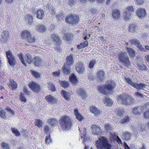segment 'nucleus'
<instances>
[{"label": "nucleus", "instance_id": "nucleus-1", "mask_svg": "<svg viewBox=\"0 0 149 149\" xmlns=\"http://www.w3.org/2000/svg\"><path fill=\"white\" fill-rule=\"evenodd\" d=\"M95 146L97 149H114L109 140L103 136L96 141Z\"/></svg>", "mask_w": 149, "mask_h": 149}, {"label": "nucleus", "instance_id": "nucleus-2", "mask_svg": "<svg viewBox=\"0 0 149 149\" xmlns=\"http://www.w3.org/2000/svg\"><path fill=\"white\" fill-rule=\"evenodd\" d=\"M60 125L63 130H68L70 129L72 125V120L70 118L67 116L62 117L59 120Z\"/></svg>", "mask_w": 149, "mask_h": 149}, {"label": "nucleus", "instance_id": "nucleus-3", "mask_svg": "<svg viewBox=\"0 0 149 149\" xmlns=\"http://www.w3.org/2000/svg\"><path fill=\"white\" fill-rule=\"evenodd\" d=\"M118 100L121 104L130 105L133 103L134 99L129 95L123 94L118 97Z\"/></svg>", "mask_w": 149, "mask_h": 149}, {"label": "nucleus", "instance_id": "nucleus-4", "mask_svg": "<svg viewBox=\"0 0 149 149\" xmlns=\"http://www.w3.org/2000/svg\"><path fill=\"white\" fill-rule=\"evenodd\" d=\"M114 88V86L112 85V82L107 81L105 85L103 86H98V90L101 93L106 94L107 92L111 91Z\"/></svg>", "mask_w": 149, "mask_h": 149}, {"label": "nucleus", "instance_id": "nucleus-5", "mask_svg": "<svg viewBox=\"0 0 149 149\" xmlns=\"http://www.w3.org/2000/svg\"><path fill=\"white\" fill-rule=\"evenodd\" d=\"M149 109V103H147L143 105L141 109L139 107H135L132 110V112L135 115L139 114L142 110H148Z\"/></svg>", "mask_w": 149, "mask_h": 149}, {"label": "nucleus", "instance_id": "nucleus-6", "mask_svg": "<svg viewBox=\"0 0 149 149\" xmlns=\"http://www.w3.org/2000/svg\"><path fill=\"white\" fill-rule=\"evenodd\" d=\"M119 61L120 63H122L126 66L129 65L130 62L129 58L126 53L122 52L119 55Z\"/></svg>", "mask_w": 149, "mask_h": 149}, {"label": "nucleus", "instance_id": "nucleus-7", "mask_svg": "<svg viewBox=\"0 0 149 149\" xmlns=\"http://www.w3.org/2000/svg\"><path fill=\"white\" fill-rule=\"evenodd\" d=\"M79 20V17L75 15H70L68 16L65 18V20L71 24H77Z\"/></svg>", "mask_w": 149, "mask_h": 149}, {"label": "nucleus", "instance_id": "nucleus-8", "mask_svg": "<svg viewBox=\"0 0 149 149\" xmlns=\"http://www.w3.org/2000/svg\"><path fill=\"white\" fill-rule=\"evenodd\" d=\"M133 10L134 8L132 6H128L126 8V10L125 11V13L123 16V19L126 21L128 20L130 17Z\"/></svg>", "mask_w": 149, "mask_h": 149}, {"label": "nucleus", "instance_id": "nucleus-9", "mask_svg": "<svg viewBox=\"0 0 149 149\" xmlns=\"http://www.w3.org/2000/svg\"><path fill=\"white\" fill-rule=\"evenodd\" d=\"M6 54L9 64L10 65H14L15 64V59L13 55L12 52L9 50L6 52Z\"/></svg>", "mask_w": 149, "mask_h": 149}, {"label": "nucleus", "instance_id": "nucleus-10", "mask_svg": "<svg viewBox=\"0 0 149 149\" xmlns=\"http://www.w3.org/2000/svg\"><path fill=\"white\" fill-rule=\"evenodd\" d=\"M75 69L79 74H82L85 70V66L81 62H79L75 65Z\"/></svg>", "mask_w": 149, "mask_h": 149}, {"label": "nucleus", "instance_id": "nucleus-11", "mask_svg": "<svg viewBox=\"0 0 149 149\" xmlns=\"http://www.w3.org/2000/svg\"><path fill=\"white\" fill-rule=\"evenodd\" d=\"M52 41L56 45H59L61 43V38L56 33L52 34L51 35Z\"/></svg>", "mask_w": 149, "mask_h": 149}, {"label": "nucleus", "instance_id": "nucleus-12", "mask_svg": "<svg viewBox=\"0 0 149 149\" xmlns=\"http://www.w3.org/2000/svg\"><path fill=\"white\" fill-rule=\"evenodd\" d=\"M29 86L32 91L36 93H38L40 91V88L39 84L34 82H32L29 84Z\"/></svg>", "mask_w": 149, "mask_h": 149}, {"label": "nucleus", "instance_id": "nucleus-13", "mask_svg": "<svg viewBox=\"0 0 149 149\" xmlns=\"http://www.w3.org/2000/svg\"><path fill=\"white\" fill-rule=\"evenodd\" d=\"M91 129L92 132L93 134L100 135L102 132L100 127L97 125H93Z\"/></svg>", "mask_w": 149, "mask_h": 149}, {"label": "nucleus", "instance_id": "nucleus-14", "mask_svg": "<svg viewBox=\"0 0 149 149\" xmlns=\"http://www.w3.org/2000/svg\"><path fill=\"white\" fill-rule=\"evenodd\" d=\"M134 87L137 89L138 91H141V90L147 89L148 88L147 85L144 83H140L139 84H135Z\"/></svg>", "mask_w": 149, "mask_h": 149}, {"label": "nucleus", "instance_id": "nucleus-15", "mask_svg": "<svg viewBox=\"0 0 149 149\" xmlns=\"http://www.w3.org/2000/svg\"><path fill=\"white\" fill-rule=\"evenodd\" d=\"M33 62L37 67H41L43 63V61L39 57H36L34 58Z\"/></svg>", "mask_w": 149, "mask_h": 149}, {"label": "nucleus", "instance_id": "nucleus-16", "mask_svg": "<svg viewBox=\"0 0 149 149\" xmlns=\"http://www.w3.org/2000/svg\"><path fill=\"white\" fill-rule=\"evenodd\" d=\"M74 114L76 116V118L80 122L84 120V117L79 111V110L75 109L74 111Z\"/></svg>", "mask_w": 149, "mask_h": 149}, {"label": "nucleus", "instance_id": "nucleus-17", "mask_svg": "<svg viewBox=\"0 0 149 149\" xmlns=\"http://www.w3.org/2000/svg\"><path fill=\"white\" fill-rule=\"evenodd\" d=\"M136 13L139 18H143L145 17L146 14V10L143 8H139L136 12Z\"/></svg>", "mask_w": 149, "mask_h": 149}, {"label": "nucleus", "instance_id": "nucleus-18", "mask_svg": "<svg viewBox=\"0 0 149 149\" xmlns=\"http://www.w3.org/2000/svg\"><path fill=\"white\" fill-rule=\"evenodd\" d=\"M90 110L91 112L96 116H100L102 115V111L94 106L90 107Z\"/></svg>", "mask_w": 149, "mask_h": 149}, {"label": "nucleus", "instance_id": "nucleus-19", "mask_svg": "<svg viewBox=\"0 0 149 149\" xmlns=\"http://www.w3.org/2000/svg\"><path fill=\"white\" fill-rule=\"evenodd\" d=\"M1 40L2 42H7L9 38L8 32V31H4L1 34Z\"/></svg>", "mask_w": 149, "mask_h": 149}, {"label": "nucleus", "instance_id": "nucleus-20", "mask_svg": "<svg viewBox=\"0 0 149 149\" xmlns=\"http://www.w3.org/2000/svg\"><path fill=\"white\" fill-rule=\"evenodd\" d=\"M105 72L104 71L100 70L97 72V77L98 80L102 81L105 79Z\"/></svg>", "mask_w": 149, "mask_h": 149}, {"label": "nucleus", "instance_id": "nucleus-21", "mask_svg": "<svg viewBox=\"0 0 149 149\" xmlns=\"http://www.w3.org/2000/svg\"><path fill=\"white\" fill-rule=\"evenodd\" d=\"M66 62H65L64 64H66L67 65L71 66L73 64L74 62L73 57L72 55H70L67 56L66 58Z\"/></svg>", "mask_w": 149, "mask_h": 149}, {"label": "nucleus", "instance_id": "nucleus-22", "mask_svg": "<svg viewBox=\"0 0 149 149\" xmlns=\"http://www.w3.org/2000/svg\"><path fill=\"white\" fill-rule=\"evenodd\" d=\"M46 100L49 103L54 104L57 102V99L51 95H47L46 97Z\"/></svg>", "mask_w": 149, "mask_h": 149}, {"label": "nucleus", "instance_id": "nucleus-23", "mask_svg": "<svg viewBox=\"0 0 149 149\" xmlns=\"http://www.w3.org/2000/svg\"><path fill=\"white\" fill-rule=\"evenodd\" d=\"M70 66L64 64L62 68L63 71L65 74L67 75L70 74Z\"/></svg>", "mask_w": 149, "mask_h": 149}, {"label": "nucleus", "instance_id": "nucleus-24", "mask_svg": "<svg viewBox=\"0 0 149 149\" xmlns=\"http://www.w3.org/2000/svg\"><path fill=\"white\" fill-rule=\"evenodd\" d=\"M112 15L114 19H119L120 15V11L117 9L113 10L112 13Z\"/></svg>", "mask_w": 149, "mask_h": 149}, {"label": "nucleus", "instance_id": "nucleus-25", "mask_svg": "<svg viewBox=\"0 0 149 149\" xmlns=\"http://www.w3.org/2000/svg\"><path fill=\"white\" fill-rule=\"evenodd\" d=\"M10 84L9 85L8 87L10 89H11L12 90H15L17 87V85L16 82L12 80H10Z\"/></svg>", "mask_w": 149, "mask_h": 149}, {"label": "nucleus", "instance_id": "nucleus-26", "mask_svg": "<svg viewBox=\"0 0 149 149\" xmlns=\"http://www.w3.org/2000/svg\"><path fill=\"white\" fill-rule=\"evenodd\" d=\"M132 135L131 133L128 131L124 132H123L122 137L125 140L129 139Z\"/></svg>", "mask_w": 149, "mask_h": 149}, {"label": "nucleus", "instance_id": "nucleus-27", "mask_svg": "<svg viewBox=\"0 0 149 149\" xmlns=\"http://www.w3.org/2000/svg\"><path fill=\"white\" fill-rule=\"evenodd\" d=\"M25 20L27 22L29 25L33 24V17L31 15H26L25 18Z\"/></svg>", "mask_w": 149, "mask_h": 149}, {"label": "nucleus", "instance_id": "nucleus-28", "mask_svg": "<svg viewBox=\"0 0 149 149\" xmlns=\"http://www.w3.org/2000/svg\"><path fill=\"white\" fill-rule=\"evenodd\" d=\"M31 34L30 31L26 30L24 31L22 33V38L25 40H26Z\"/></svg>", "mask_w": 149, "mask_h": 149}, {"label": "nucleus", "instance_id": "nucleus-29", "mask_svg": "<svg viewBox=\"0 0 149 149\" xmlns=\"http://www.w3.org/2000/svg\"><path fill=\"white\" fill-rule=\"evenodd\" d=\"M61 94L66 100H68L70 98V94L67 92H66L64 90H62L61 92Z\"/></svg>", "mask_w": 149, "mask_h": 149}, {"label": "nucleus", "instance_id": "nucleus-30", "mask_svg": "<svg viewBox=\"0 0 149 149\" xmlns=\"http://www.w3.org/2000/svg\"><path fill=\"white\" fill-rule=\"evenodd\" d=\"M45 14L42 10H38L37 12V17L39 19H42L44 18Z\"/></svg>", "mask_w": 149, "mask_h": 149}, {"label": "nucleus", "instance_id": "nucleus-31", "mask_svg": "<svg viewBox=\"0 0 149 149\" xmlns=\"http://www.w3.org/2000/svg\"><path fill=\"white\" fill-rule=\"evenodd\" d=\"M24 57L26 61L28 63H30L33 61L32 56L29 53L25 54Z\"/></svg>", "mask_w": 149, "mask_h": 149}, {"label": "nucleus", "instance_id": "nucleus-32", "mask_svg": "<svg viewBox=\"0 0 149 149\" xmlns=\"http://www.w3.org/2000/svg\"><path fill=\"white\" fill-rule=\"evenodd\" d=\"M77 92L79 95L81 96L83 99H85L86 98V95L85 90L84 89L79 88L77 90Z\"/></svg>", "mask_w": 149, "mask_h": 149}, {"label": "nucleus", "instance_id": "nucleus-33", "mask_svg": "<svg viewBox=\"0 0 149 149\" xmlns=\"http://www.w3.org/2000/svg\"><path fill=\"white\" fill-rule=\"evenodd\" d=\"M125 81L129 85L133 87L135 86L136 84L132 81V79L130 77H125Z\"/></svg>", "mask_w": 149, "mask_h": 149}, {"label": "nucleus", "instance_id": "nucleus-34", "mask_svg": "<svg viewBox=\"0 0 149 149\" xmlns=\"http://www.w3.org/2000/svg\"><path fill=\"white\" fill-rule=\"evenodd\" d=\"M127 50L128 52V54L131 57H134L135 56V51L131 48L127 47Z\"/></svg>", "mask_w": 149, "mask_h": 149}, {"label": "nucleus", "instance_id": "nucleus-35", "mask_svg": "<svg viewBox=\"0 0 149 149\" xmlns=\"http://www.w3.org/2000/svg\"><path fill=\"white\" fill-rule=\"evenodd\" d=\"M17 55L22 64H23L24 66H26V64L25 62V60L22 53L20 52L18 53Z\"/></svg>", "mask_w": 149, "mask_h": 149}, {"label": "nucleus", "instance_id": "nucleus-36", "mask_svg": "<svg viewBox=\"0 0 149 149\" xmlns=\"http://www.w3.org/2000/svg\"><path fill=\"white\" fill-rule=\"evenodd\" d=\"M70 79L71 81L73 84H76L77 82L76 76L74 74H72L70 76Z\"/></svg>", "mask_w": 149, "mask_h": 149}, {"label": "nucleus", "instance_id": "nucleus-37", "mask_svg": "<svg viewBox=\"0 0 149 149\" xmlns=\"http://www.w3.org/2000/svg\"><path fill=\"white\" fill-rule=\"evenodd\" d=\"M11 130L14 135L18 137L19 136L20 134L18 130L17 129L15 128L12 127L11 128Z\"/></svg>", "mask_w": 149, "mask_h": 149}, {"label": "nucleus", "instance_id": "nucleus-38", "mask_svg": "<svg viewBox=\"0 0 149 149\" xmlns=\"http://www.w3.org/2000/svg\"><path fill=\"white\" fill-rule=\"evenodd\" d=\"M88 44V42L87 41H85L82 43L80 44V45H78L77 46V48L80 49L82 48H84L87 46Z\"/></svg>", "mask_w": 149, "mask_h": 149}, {"label": "nucleus", "instance_id": "nucleus-39", "mask_svg": "<svg viewBox=\"0 0 149 149\" xmlns=\"http://www.w3.org/2000/svg\"><path fill=\"white\" fill-rule=\"evenodd\" d=\"M26 40L29 42L32 43L35 42V39L34 36L32 33Z\"/></svg>", "mask_w": 149, "mask_h": 149}, {"label": "nucleus", "instance_id": "nucleus-40", "mask_svg": "<svg viewBox=\"0 0 149 149\" xmlns=\"http://www.w3.org/2000/svg\"><path fill=\"white\" fill-rule=\"evenodd\" d=\"M38 29L40 32H43L46 31V26L43 25H40L39 26Z\"/></svg>", "mask_w": 149, "mask_h": 149}, {"label": "nucleus", "instance_id": "nucleus-41", "mask_svg": "<svg viewBox=\"0 0 149 149\" xmlns=\"http://www.w3.org/2000/svg\"><path fill=\"white\" fill-rule=\"evenodd\" d=\"M60 84L61 86L64 88L68 87L69 85L68 82L65 81H61L60 82Z\"/></svg>", "mask_w": 149, "mask_h": 149}, {"label": "nucleus", "instance_id": "nucleus-42", "mask_svg": "<svg viewBox=\"0 0 149 149\" xmlns=\"http://www.w3.org/2000/svg\"><path fill=\"white\" fill-rule=\"evenodd\" d=\"M20 99V100L24 102H26L27 100L26 98L24 96V93L21 92L19 94Z\"/></svg>", "mask_w": 149, "mask_h": 149}, {"label": "nucleus", "instance_id": "nucleus-43", "mask_svg": "<svg viewBox=\"0 0 149 149\" xmlns=\"http://www.w3.org/2000/svg\"><path fill=\"white\" fill-rule=\"evenodd\" d=\"M47 84L48 85V88L50 89L51 91H53L56 90L55 87L52 82H49Z\"/></svg>", "mask_w": 149, "mask_h": 149}, {"label": "nucleus", "instance_id": "nucleus-44", "mask_svg": "<svg viewBox=\"0 0 149 149\" xmlns=\"http://www.w3.org/2000/svg\"><path fill=\"white\" fill-rule=\"evenodd\" d=\"M104 102L105 104L108 106H111L112 104L111 100L109 98H105L104 100Z\"/></svg>", "mask_w": 149, "mask_h": 149}, {"label": "nucleus", "instance_id": "nucleus-45", "mask_svg": "<svg viewBox=\"0 0 149 149\" xmlns=\"http://www.w3.org/2000/svg\"><path fill=\"white\" fill-rule=\"evenodd\" d=\"M129 42L131 44H134L137 47L140 44L139 41L136 39L130 40L129 41Z\"/></svg>", "mask_w": 149, "mask_h": 149}, {"label": "nucleus", "instance_id": "nucleus-46", "mask_svg": "<svg viewBox=\"0 0 149 149\" xmlns=\"http://www.w3.org/2000/svg\"><path fill=\"white\" fill-rule=\"evenodd\" d=\"M31 72L33 76L36 78H39L41 74L37 72L32 70Z\"/></svg>", "mask_w": 149, "mask_h": 149}, {"label": "nucleus", "instance_id": "nucleus-47", "mask_svg": "<svg viewBox=\"0 0 149 149\" xmlns=\"http://www.w3.org/2000/svg\"><path fill=\"white\" fill-rule=\"evenodd\" d=\"M116 114L118 116H120L123 115L124 113V111L122 109H118L116 110Z\"/></svg>", "mask_w": 149, "mask_h": 149}, {"label": "nucleus", "instance_id": "nucleus-48", "mask_svg": "<svg viewBox=\"0 0 149 149\" xmlns=\"http://www.w3.org/2000/svg\"><path fill=\"white\" fill-rule=\"evenodd\" d=\"M35 125L37 126L38 127H40L43 125L42 121L40 120H37L35 122Z\"/></svg>", "mask_w": 149, "mask_h": 149}, {"label": "nucleus", "instance_id": "nucleus-49", "mask_svg": "<svg viewBox=\"0 0 149 149\" xmlns=\"http://www.w3.org/2000/svg\"><path fill=\"white\" fill-rule=\"evenodd\" d=\"M130 117L127 116L125 117L122 120L121 123L124 124L128 123L129 122Z\"/></svg>", "mask_w": 149, "mask_h": 149}, {"label": "nucleus", "instance_id": "nucleus-50", "mask_svg": "<svg viewBox=\"0 0 149 149\" xmlns=\"http://www.w3.org/2000/svg\"><path fill=\"white\" fill-rule=\"evenodd\" d=\"M136 26L134 24H132L129 26V29L130 31L133 32L136 30Z\"/></svg>", "mask_w": 149, "mask_h": 149}, {"label": "nucleus", "instance_id": "nucleus-51", "mask_svg": "<svg viewBox=\"0 0 149 149\" xmlns=\"http://www.w3.org/2000/svg\"><path fill=\"white\" fill-rule=\"evenodd\" d=\"M0 116L2 118H6V113L4 111L1 107H0Z\"/></svg>", "mask_w": 149, "mask_h": 149}, {"label": "nucleus", "instance_id": "nucleus-52", "mask_svg": "<svg viewBox=\"0 0 149 149\" xmlns=\"http://www.w3.org/2000/svg\"><path fill=\"white\" fill-rule=\"evenodd\" d=\"M1 146L4 149H9V146L8 143L3 142L1 143Z\"/></svg>", "mask_w": 149, "mask_h": 149}, {"label": "nucleus", "instance_id": "nucleus-53", "mask_svg": "<svg viewBox=\"0 0 149 149\" xmlns=\"http://www.w3.org/2000/svg\"><path fill=\"white\" fill-rule=\"evenodd\" d=\"M96 63V61L95 60H92L91 61L89 64V67L91 69H92L95 64Z\"/></svg>", "mask_w": 149, "mask_h": 149}, {"label": "nucleus", "instance_id": "nucleus-54", "mask_svg": "<svg viewBox=\"0 0 149 149\" xmlns=\"http://www.w3.org/2000/svg\"><path fill=\"white\" fill-rule=\"evenodd\" d=\"M104 128L107 132H110L111 130V127L109 124L104 125Z\"/></svg>", "mask_w": 149, "mask_h": 149}, {"label": "nucleus", "instance_id": "nucleus-55", "mask_svg": "<svg viewBox=\"0 0 149 149\" xmlns=\"http://www.w3.org/2000/svg\"><path fill=\"white\" fill-rule=\"evenodd\" d=\"M57 122V120L55 118L50 119L48 120V122L50 124L52 125L55 124Z\"/></svg>", "mask_w": 149, "mask_h": 149}, {"label": "nucleus", "instance_id": "nucleus-56", "mask_svg": "<svg viewBox=\"0 0 149 149\" xmlns=\"http://www.w3.org/2000/svg\"><path fill=\"white\" fill-rule=\"evenodd\" d=\"M44 130L45 132L47 133H49L51 132V129L50 126H46L44 129Z\"/></svg>", "mask_w": 149, "mask_h": 149}, {"label": "nucleus", "instance_id": "nucleus-57", "mask_svg": "<svg viewBox=\"0 0 149 149\" xmlns=\"http://www.w3.org/2000/svg\"><path fill=\"white\" fill-rule=\"evenodd\" d=\"M45 141L46 144H50L52 142V141L50 138L49 134L46 136Z\"/></svg>", "mask_w": 149, "mask_h": 149}, {"label": "nucleus", "instance_id": "nucleus-58", "mask_svg": "<svg viewBox=\"0 0 149 149\" xmlns=\"http://www.w3.org/2000/svg\"><path fill=\"white\" fill-rule=\"evenodd\" d=\"M138 67L139 68L140 70H146L147 69V67L144 64H141L138 65Z\"/></svg>", "mask_w": 149, "mask_h": 149}, {"label": "nucleus", "instance_id": "nucleus-59", "mask_svg": "<svg viewBox=\"0 0 149 149\" xmlns=\"http://www.w3.org/2000/svg\"><path fill=\"white\" fill-rule=\"evenodd\" d=\"M86 130L85 129L83 130L82 132L81 133V139L84 138L83 140L84 141H85V137L86 134Z\"/></svg>", "mask_w": 149, "mask_h": 149}, {"label": "nucleus", "instance_id": "nucleus-60", "mask_svg": "<svg viewBox=\"0 0 149 149\" xmlns=\"http://www.w3.org/2000/svg\"><path fill=\"white\" fill-rule=\"evenodd\" d=\"M65 15L63 13H60L59 14L57 15L56 17L59 20H61L64 17Z\"/></svg>", "mask_w": 149, "mask_h": 149}, {"label": "nucleus", "instance_id": "nucleus-61", "mask_svg": "<svg viewBox=\"0 0 149 149\" xmlns=\"http://www.w3.org/2000/svg\"><path fill=\"white\" fill-rule=\"evenodd\" d=\"M71 37V35L69 34H65L64 35L65 38L67 41L70 40Z\"/></svg>", "mask_w": 149, "mask_h": 149}, {"label": "nucleus", "instance_id": "nucleus-62", "mask_svg": "<svg viewBox=\"0 0 149 149\" xmlns=\"http://www.w3.org/2000/svg\"><path fill=\"white\" fill-rule=\"evenodd\" d=\"M143 1L144 0H136L135 3L137 5H140L143 3Z\"/></svg>", "mask_w": 149, "mask_h": 149}, {"label": "nucleus", "instance_id": "nucleus-63", "mask_svg": "<svg viewBox=\"0 0 149 149\" xmlns=\"http://www.w3.org/2000/svg\"><path fill=\"white\" fill-rule=\"evenodd\" d=\"M144 116L145 118H149V110L144 113Z\"/></svg>", "mask_w": 149, "mask_h": 149}, {"label": "nucleus", "instance_id": "nucleus-64", "mask_svg": "<svg viewBox=\"0 0 149 149\" xmlns=\"http://www.w3.org/2000/svg\"><path fill=\"white\" fill-rule=\"evenodd\" d=\"M135 95L137 97H143V94L142 93H140L138 92H136L135 93Z\"/></svg>", "mask_w": 149, "mask_h": 149}]
</instances>
